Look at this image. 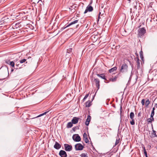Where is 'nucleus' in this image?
I'll list each match as a JSON object with an SVG mask.
<instances>
[{
  "instance_id": "nucleus-1",
  "label": "nucleus",
  "mask_w": 157,
  "mask_h": 157,
  "mask_svg": "<svg viewBox=\"0 0 157 157\" xmlns=\"http://www.w3.org/2000/svg\"><path fill=\"white\" fill-rule=\"evenodd\" d=\"M128 65L124 63L121 65V68L120 69V72H121L124 73H125L128 71Z\"/></svg>"
},
{
  "instance_id": "nucleus-2",
  "label": "nucleus",
  "mask_w": 157,
  "mask_h": 157,
  "mask_svg": "<svg viewBox=\"0 0 157 157\" xmlns=\"http://www.w3.org/2000/svg\"><path fill=\"white\" fill-rule=\"evenodd\" d=\"M64 150L67 151H70L72 150V145L68 144H64Z\"/></svg>"
},
{
  "instance_id": "nucleus-3",
  "label": "nucleus",
  "mask_w": 157,
  "mask_h": 157,
  "mask_svg": "<svg viewBox=\"0 0 157 157\" xmlns=\"http://www.w3.org/2000/svg\"><path fill=\"white\" fill-rule=\"evenodd\" d=\"M75 149L76 151L81 150L83 148V146L81 144H77L75 145Z\"/></svg>"
},
{
  "instance_id": "nucleus-4",
  "label": "nucleus",
  "mask_w": 157,
  "mask_h": 157,
  "mask_svg": "<svg viewBox=\"0 0 157 157\" xmlns=\"http://www.w3.org/2000/svg\"><path fill=\"white\" fill-rule=\"evenodd\" d=\"M72 139L75 142H79L81 140V138L78 134L73 135L72 136Z\"/></svg>"
},
{
  "instance_id": "nucleus-5",
  "label": "nucleus",
  "mask_w": 157,
  "mask_h": 157,
  "mask_svg": "<svg viewBox=\"0 0 157 157\" xmlns=\"http://www.w3.org/2000/svg\"><path fill=\"white\" fill-rule=\"evenodd\" d=\"M139 34L140 36L144 35L146 33V30L144 28L140 29L138 30Z\"/></svg>"
},
{
  "instance_id": "nucleus-6",
  "label": "nucleus",
  "mask_w": 157,
  "mask_h": 157,
  "mask_svg": "<svg viewBox=\"0 0 157 157\" xmlns=\"http://www.w3.org/2000/svg\"><path fill=\"white\" fill-rule=\"evenodd\" d=\"M59 155L61 157H67V156L66 152L63 150H61L59 151Z\"/></svg>"
},
{
  "instance_id": "nucleus-7",
  "label": "nucleus",
  "mask_w": 157,
  "mask_h": 157,
  "mask_svg": "<svg viewBox=\"0 0 157 157\" xmlns=\"http://www.w3.org/2000/svg\"><path fill=\"white\" fill-rule=\"evenodd\" d=\"M93 10V8L92 6L89 5L86 8V10H85L84 13L85 14L88 11L91 12Z\"/></svg>"
},
{
  "instance_id": "nucleus-8",
  "label": "nucleus",
  "mask_w": 157,
  "mask_h": 157,
  "mask_svg": "<svg viewBox=\"0 0 157 157\" xmlns=\"http://www.w3.org/2000/svg\"><path fill=\"white\" fill-rule=\"evenodd\" d=\"M94 81L95 83L96 86L97 88H98V90L99 88L100 87V81L98 78H94Z\"/></svg>"
},
{
  "instance_id": "nucleus-9",
  "label": "nucleus",
  "mask_w": 157,
  "mask_h": 157,
  "mask_svg": "<svg viewBox=\"0 0 157 157\" xmlns=\"http://www.w3.org/2000/svg\"><path fill=\"white\" fill-rule=\"evenodd\" d=\"M79 118L76 117H74L71 120L73 124H76L78 123Z\"/></svg>"
},
{
  "instance_id": "nucleus-10",
  "label": "nucleus",
  "mask_w": 157,
  "mask_h": 157,
  "mask_svg": "<svg viewBox=\"0 0 157 157\" xmlns=\"http://www.w3.org/2000/svg\"><path fill=\"white\" fill-rule=\"evenodd\" d=\"M13 27H14V28L17 29L18 28H21V25L20 24V23L18 22L16 23H13Z\"/></svg>"
},
{
  "instance_id": "nucleus-11",
  "label": "nucleus",
  "mask_w": 157,
  "mask_h": 157,
  "mask_svg": "<svg viewBox=\"0 0 157 157\" xmlns=\"http://www.w3.org/2000/svg\"><path fill=\"white\" fill-rule=\"evenodd\" d=\"M54 147L56 149H59L61 148V146L59 143L56 141L55 144L54 146Z\"/></svg>"
},
{
  "instance_id": "nucleus-12",
  "label": "nucleus",
  "mask_w": 157,
  "mask_h": 157,
  "mask_svg": "<svg viewBox=\"0 0 157 157\" xmlns=\"http://www.w3.org/2000/svg\"><path fill=\"white\" fill-rule=\"evenodd\" d=\"M119 74L115 76L114 77H112L109 79V80L112 82H115L117 81V78L118 77Z\"/></svg>"
},
{
  "instance_id": "nucleus-13",
  "label": "nucleus",
  "mask_w": 157,
  "mask_h": 157,
  "mask_svg": "<svg viewBox=\"0 0 157 157\" xmlns=\"http://www.w3.org/2000/svg\"><path fill=\"white\" fill-rule=\"evenodd\" d=\"M91 117L90 115L87 116V118L85 122V124L86 126H88L89 124V123L90 121Z\"/></svg>"
},
{
  "instance_id": "nucleus-14",
  "label": "nucleus",
  "mask_w": 157,
  "mask_h": 157,
  "mask_svg": "<svg viewBox=\"0 0 157 157\" xmlns=\"http://www.w3.org/2000/svg\"><path fill=\"white\" fill-rule=\"evenodd\" d=\"M83 139L84 140L85 142L87 143L89 142V140L87 138V135L86 133H84L83 135Z\"/></svg>"
},
{
  "instance_id": "nucleus-15",
  "label": "nucleus",
  "mask_w": 157,
  "mask_h": 157,
  "mask_svg": "<svg viewBox=\"0 0 157 157\" xmlns=\"http://www.w3.org/2000/svg\"><path fill=\"white\" fill-rule=\"evenodd\" d=\"M136 68L137 70L139 69L140 67V61L139 59L137 58L136 59Z\"/></svg>"
},
{
  "instance_id": "nucleus-16",
  "label": "nucleus",
  "mask_w": 157,
  "mask_h": 157,
  "mask_svg": "<svg viewBox=\"0 0 157 157\" xmlns=\"http://www.w3.org/2000/svg\"><path fill=\"white\" fill-rule=\"evenodd\" d=\"M117 67H115L111 69H109L108 71L110 73H112L114 71H115L117 70Z\"/></svg>"
},
{
  "instance_id": "nucleus-17",
  "label": "nucleus",
  "mask_w": 157,
  "mask_h": 157,
  "mask_svg": "<svg viewBox=\"0 0 157 157\" xmlns=\"http://www.w3.org/2000/svg\"><path fill=\"white\" fill-rule=\"evenodd\" d=\"M97 75L98 77H99L100 78H102L103 79L105 80H107L106 78H105V76L104 74H97Z\"/></svg>"
},
{
  "instance_id": "nucleus-18",
  "label": "nucleus",
  "mask_w": 157,
  "mask_h": 157,
  "mask_svg": "<svg viewBox=\"0 0 157 157\" xmlns=\"http://www.w3.org/2000/svg\"><path fill=\"white\" fill-rule=\"evenodd\" d=\"M152 133L151 134V137L152 138L157 137V135L156 133V132L153 129V128L152 127Z\"/></svg>"
},
{
  "instance_id": "nucleus-19",
  "label": "nucleus",
  "mask_w": 157,
  "mask_h": 157,
  "mask_svg": "<svg viewBox=\"0 0 157 157\" xmlns=\"http://www.w3.org/2000/svg\"><path fill=\"white\" fill-rule=\"evenodd\" d=\"M78 20H76L72 22H71V23L69 24L68 25H67L66 27L65 28H66L67 27H68L72 25L75 24L77 23L78 22Z\"/></svg>"
},
{
  "instance_id": "nucleus-20",
  "label": "nucleus",
  "mask_w": 157,
  "mask_h": 157,
  "mask_svg": "<svg viewBox=\"0 0 157 157\" xmlns=\"http://www.w3.org/2000/svg\"><path fill=\"white\" fill-rule=\"evenodd\" d=\"M91 101H88L86 103L85 106L86 107H89L91 105Z\"/></svg>"
},
{
  "instance_id": "nucleus-21",
  "label": "nucleus",
  "mask_w": 157,
  "mask_h": 157,
  "mask_svg": "<svg viewBox=\"0 0 157 157\" xmlns=\"http://www.w3.org/2000/svg\"><path fill=\"white\" fill-rule=\"evenodd\" d=\"M73 123H72V122H68L67 125V128H71L72 126H73Z\"/></svg>"
},
{
  "instance_id": "nucleus-22",
  "label": "nucleus",
  "mask_w": 157,
  "mask_h": 157,
  "mask_svg": "<svg viewBox=\"0 0 157 157\" xmlns=\"http://www.w3.org/2000/svg\"><path fill=\"white\" fill-rule=\"evenodd\" d=\"M44 0H39L37 2L39 5H40V6H42V5L44 4L43 2H44Z\"/></svg>"
},
{
  "instance_id": "nucleus-23",
  "label": "nucleus",
  "mask_w": 157,
  "mask_h": 157,
  "mask_svg": "<svg viewBox=\"0 0 157 157\" xmlns=\"http://www.w3.org/2000/svg\"><path fill=\"white\" fill-rule=\"evenodd\" d=\"M142 147L143 148V150H144V154L145 157H147V151H146L145 147H144V146H143V147L142 146Z\"/></svg>"
},
{
  "instance_id": "nucleus-24",
  "label": "nucleus",
  "mask_w": 157,
  "mask_h": 157,
  "mask_svg": "<svg viewBox=\"0 0 157 157\" xmlns=\"http://www.w3.org/2000/svg\"><path fill=\"white\" fill-rule=\"evenodd\" d=\"M134 117V114L133 112H131L130 114V117L131 119H133Z\"/></svg>"
},
{
  "instance_id": "nucleus-25",
  "label": "nucleus",
  "mask_w": 157,
  "mask_h": 157,
  "mask_svg": "<svg viewBox=\"0 0 157 157\" xmlns=\"http://www.w3.org/2000/svg\"><path fill=\"white\" fill-rule=\"evenodd\" d=\"M80 156L81 157H88L87 154L84 153H82L80 155Z\"/></svg>"
},
{
  "instance_id": "nucleus-26",
  "label": "nucleus",
  "mask_w": 157,
  "mask_h": 157,
  "mask_svg": "<svg viewBox=\"0 0 157 157\" xmlns=\"http://www.w3.org/2000/svg\"><path fill=\"white\" fill-rule=\"evenodd\" d=\"M150 102L149 99L147 100L145 102V105L146 106H147L150 104Z\"/></svg>"
},
{
  "instance_id": "nucleus-27",
  "label": "nucleus",
  "mask_w": 157,
  "mask_h": 157,
  "mask_svg": "<svg viewBox=\"0 0 157 157\" xmlns=\"http://www.w3.org/2000/svg\"><path fill=\"white\" fill-rule=\"evenodd\" d=\"M48 112V111H47V112H45L44 113H43L39 115L37 117H41L43 115H44L46 114Z\"/></svg>"
},
{
  "instance_id": "nucleus-28",
  "label": "nucleus",
  "mask_w": 157,
  "mask_h": 157,
  "mask_svg": "<svg viewBox=\"0 0 157 157\" xmlns=\"http://www.w3.org/2000/svg\"><path fill=\"white\" fill-rule=\"evenodd\" d=\"M9 64L13 67H14V63L13 61H10Z\"/></svg>"
},
{
  "instance_id": "nucleus-29",
  "label": "nucleus",
  "mask_w": 157,
  "mask_h": 157,
  "mask_svg": "<svg viewBox=\"0 0 157 157\" xmlns=\"http://www.w3.org/2000/svg\"><path fill=\"white\" fill-rule=\"evenodd\" d=\"M72 48H69V49H67V52L68 53H70L72 52Z\"/></svg>"
},
{
  "instance_id": "nucleus-30",
  "label": "nucleus",
  "mask_w": 157,
  "mask_h": 157,
  "mask_svg": "<svg viewBox=\"0 0 157 157\" xmlns=\"http://www.w3.org/2000/svg\"><path fill=\"white\" fill-rule=\"evenodd\" d=\"M119 141H120V139H119L118 140H117V139L116 140L115 143V145L114 146H116V145H117V144H118L119 143Z\"/></svg>"
},
{
  "instance_id": "nucleus-31",
  "label": "nucleus",
  "mask_w": 157,
  "mask_h": 157,
  "mask_svg": "<svg viewBox=\"0 0 157 157\" xmlns=\"http://www.w3.org/2000/svg\"><path fill=\"white\" fill-rule=\"evenodd\" d=\"M26 60V59H23L19 61V62L21 63H22L25 62Z\"/></svg>"
},
{
  "instance_id": "nucleus-32",
  "label": "nucleus",
  "mask_w": 157,
  "mask_h": 157,
  "mask_svg": "<svg viewBox=\"0 0 157 157\" xmlns=\"http://www.w3.org/2000/svg\"><path fill=\"white\" fill-rule=\"evenodd\" d=\"M88 96H89L88 94H86L85 95V96L84 97V98L83 99V101H85L86 99L88 97Z\"/></svg>"
},
{
  "instance_id": "nucleus-33",
  "label": "nucleus",
  "mask_w": 157,
  "mask_h": 157,
  "mask_svg": "<svg viewBox=\"0 0 157 157\" xmlns=\"http://www.w3.org/2000/svg\"><path fill=\"white\" fill-rule=\"evenodd\" d=\"M132 121L130 122V124L131 125H133L135 124V122L133 119H132Z\"/></svg>"
},
{
  "instance_id": "nucleus-34",
  "label": "nucleus",
  "mask_w": 157,
  "mask_h": 157,
  "mask_svg": "<svg viewBox=\"0 0 157 157\" xmlns=\"http://www.w3.org/2000/svg\"><path fill=\"white\" fill-rule=\"evenodd\" d=\"M147 121L148 124L152 122L151 118H148L147 120Z\"/></svg>"
},
{
  "instance_id": "nucleus-35",
  "label": "nucleus",
  "mask_w": 157,
  "mask_h": 157,
  "mask_svg": "<svg viewBox=\"0 0 157 157\" xmlns=\"http://www.w3.org/2000/svg\"><path fill=\"white\" fill-rule=\"evenodd\" d=\"M141 103L143 105H144L145 100L144 99H143L142 100Z\"/></svg>"
},
{
  "instance_id": "nucleus-36",
  "label": "nucleus",
  "mask_w": 157,
  "mask_h": 157,
  "mask_svg": "<svg viewBox=\"0 0 157 157\" xmlns=\"http://www.w3.org/2000/svg\"><path fill=\"white\" fill-rule=\"evenodd\" d=\"M10 62V60L6 59V60H5V62L8 64H9Z\"/></svg>"
},
{
  "instance_id": "nucleus-37",
  "label": "nucleus",
  "mask_w": 157,
  "mask_h": 157,
  "mask_svg": "<svg viewBox=\"0 0 157 157\" xmlns=\"http://www.w3.org/2000/svg\"><path fill=\"white\" fill-rule=\"evenodd\" d=\"M155 113V112H153V111H152L151 114V117H153Z\"/></svg>"
},
{
  "instance_id": "nucleus-38",
  "label": "nucleus",
  "mask_w": 157,
  "mask_h": 157,
  "mask_svg": "<svg viewBox=\"0 0 157 157\" xmlns=\"http://www.w3.org/2000/svg\"><path fill=\"white\" fill-rule=\"evenodd\" d=\"M141 112H139L138 114L137 115V116L138 117H140L141 116Z\"/></svg>"
},
{
  "instance_id": "nucleus-39",
  "label": "nucleus",
  "mask_w": 157,
  "mask_h": 157,
  "mask_svg": "<svg viewBox=\"0 0 157 157\" xmlns=\"http://www.w3.org/2000/svg\"><path fill=\"white\" fill-rule=\"evenodd\" d=\"M76 127H74L73 128L72 130L74 131H75L76 129Z\"/></svg>"
},
{
  "instance_id": "nucleus-40",
  "label": "nucleus",
  "mask_w": 157,
  "mask_h": 157,
  "mask_svg": "<svg viewBox=\"0 0 157 157\" xmlns=\"http://www.w3.org/2000/svg\"><path fill=\"white\" fill-rule=\"evenodd\" d=\"M75 9H71V12L72 13H73L75 11Z\"/></svg>"
},
{
  "instance_id": "nucleus-41",
  "label": "nucleus",
  "mask_w": 157,
  "mask_h": 157,
  "mask_svg": "<svg viewBox=\"0 0 157 157\" xmlns=\"http://www.w3.org/2000/svg\"><path fill=\"white\" fill-rule=\"evenodd\" d=\"M150 118L151 119V122L152 121H154V118H153V117H151Z\"/></svg>"
},
{
  "instance_id": "nucleus-42",
  "label": "nucleus",
  "mask_w": 157,
  "mask_h": 157,
  "mask_svg": "<svg viewBox=\"0 0 157 157\" xmlns=\"http://www.w3.org/2000/svg\"><path fill=\"white\" fill-rule=\"evenodd\" d=\"M122 106H121V108H120V112L121 113L122 112Z\"/></svg>"
},
{
  "instance_id": "nucleus-43",
  "label": "nucleus",
  "mask_w": 157,
  "mask_h": 157,
  "mask_svg": "<svg viewBox=\"0 0 157 157\" xmlns=\"http://www.w3.org/2000/svg\"><path fill=\"white\" fill-rule=\"evenodd\" d=\"M79 26V25H77L76 26H75V28H77L78 27V26Z\"/></svg>"
},
{
  "instance_id": "nucleus-44",
  "label": "nucleus",
  "mask_w": 157,
  "mask_h": 157,
  "mask_svg": "<svg viewBox=\"0 0 157 157\" xmlns=\"http://www.w3.org/2000/svg\"><path fill=\"white\" fill-rule=\"evenodd\" d=\"M155 106L156 107V108H157V103L155 104Z\"/></svg>"
},
{
  "instance_id": "nucleus-45",
  "label": "nucleus",
  "mask_w": 157,
  "mask_h": 157,
  "mask_svg": "<svg viewBox=\"0 0 157 157\" xmlns=\"http://www.w3.org/2000/svg\"><path fill=\"white\" fill-rule=\"evenodd\" d=\"M140 56L141 58H142V57H143V56H142V55L141 54V52L140 53Z\"/></svg>"
},
{
  "instance_id": "nucleus-46",
  "label": "nucleus",
  "mask_w": 157,
  "mask_h": 157,
  "mask_svg": "<svg viewBox=\"0 0 157 157\" xmlns=\"http://www.w3.org/2000/svg\"><path fill=\"white\" fill-rule=\"evenodd\" d=\"M155 108H154H154H153V109H152V111H153V112H154V110H155Z\"/></svg>"
},
{
  "instance_id": "nucleus-47",
  "label": "nucleus",
  "mask_w": 157,
  "mask_h": 157,
  "mask_svg": "<svg viewBox=\"0 0 157 157\" xmlns=\"http://www.w3.org/2000/svg\"><path fill=\"white\" fill-rule=\"evenodd\" d=\"M101 14V13L100 12L99 13V17H98V18H99V19L100 18V14Z\"/></svg>"
},
{
  "instance_id": "nucleus-48",
  "label": "nucleus",
  "mask_w": 157,
  "mask_h": 157,
  "mask_svg": "<svg viewBox=\"0 0 157 157\" xmlns=\"http://www.w3.org/2000/svg\"><path fill=\"white\" fill-rule=\"evenodd\" d=\"M14 70L13 69H12L11 70V72H12Z\"/></svg>"
},
{
  "instance_id": "nucleus-49",
  "label": "nucleus",
  "mask_w": 157,
  "mask_h": 157,
  "mask_svg": "<svg viewBox=\"0 0 157 157\" xmlns=\"http://www.w3.org/2000/svg\"><path fill=\"white\" fill-rule=\"evenodd\" d=\"M69 157H78V156H75V157H72V156H69Z\"/></svg>"
},
{
  "instance_id": "nucleus-50",
  "label": "nucleus",
  "mask_w": 157,
  "mask_h": 157,
  "mask_svg": "<svg viewBox=\"0 0 157 157\" xmlns=\"http://www.w3.org/2000/svg\"><path fill=\"white\" fill-rule=\"evenodd\" d=\"M5 78H2V80L4 79H5Z\"/></svg>"
},
{
  "instance_id": "nucleus-51",
  "label": "nucleus",
  "mask_w": 157,
  "mask_h": 157,
  "mask_svg": "<svg viewBox=\"0 0 157 157\" xmlns=\"http://www.w3.org/2000/svg\"><path fill=\"white\" fill-rule=\"evenodd\" d=\"M7 71H8V73L9 74V72H8V68H7Z\"/></svg>"
},
{
  "instance_id": "nucleus-52",
  "label": "nucleus",
  "mask_w": 157,
  "mask_h": 157,
  "mask_svg": "<svg viewBox=\"0 0 157 157\" xmlns=\"http://www.w3.org/2000/svg\"><path fill=\"white\" fill-rule=\"evenodd\" d=\"M155 148L157 149V146L155 147Z\"/></svg>"
},
{
  "instance_id": "nucleus-53",
  "label": "nucleus",
  "mask_w": 157,
  "mask_h": 157,
  "mask_svg": "<svg viewBox=\"0 0 157 157\" xmlns=\"http://www.w3.org/2000/svg\"><path fill=\"white\" fill-rule=\"evenodd\" d=\"M129 2H130L131 1L130 0H128Z\"/></svg>"
},
{
  "instance_id": "nucleus-54",
  "label": "nucleus",
  "mask_w": 157,
  "mask_h": 157,
  "mask_svg": "<svg viewBox=\"0 0 157 157\" xmlns=\"http://www.w3.org/2000/svg\"><path fill=\"white\" fill-rule=\"evenodd\" d=\"M156 92H157V90Z\"/></svg>"
},
{
  "instance_id": "nucleus-55",
  "label": "nucleus",
  "mask_w": 157,
  "mask_h": 157,
  "mask_svg": "<svg viewBox=\"0 0 157 157\" xmlns=\"http://www.w3.org/2000/svg\"><path fill=\"white\" fill-rule=\"evenodd\" d=\"M1 80V79H0V80Z\"/></svg>"
}]
</instances>
